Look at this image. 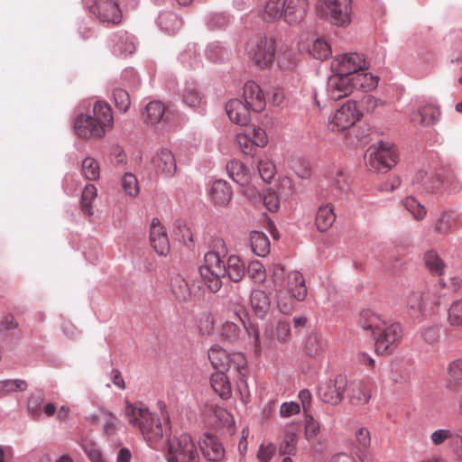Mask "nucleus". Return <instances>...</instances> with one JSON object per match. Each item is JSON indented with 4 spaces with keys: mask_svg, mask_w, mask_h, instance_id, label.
<instances>
[{
    "mask_svg": "<svg viewBox=\"0 0 462 462\" xmlns=\"http://www.w3.org/2000/svg\"><path fill=\"white\" fill-rule=\"evenodd\" d=\"M251 305L257 316L263 317L270 308L269 297L263 291H254L251 294Z\"/></svg>",
    "mask_w": 462,
    "mask_h": 462,
    "instance_id": "obj_36",
    "label": "nucleus"
},
{
    "mask_svg": "<svg viewBox=\"0 0 462 462\" xmlns=\"http://www.w3.org/2000/svg\"><path fill=\"white\" fill-rule=\"evenodd\" d=\"M253 252L261 257L266 256L270 252V241L268 236L260 231H253L250 235Z\"/></svg>",
    "mask_w": 462,
    "mask_h": 462,
    "instance_id": "obj_32",
    "label": "nucleus"
},
{
    "mask_svg": "<svg viewBox=\"0 0 462 462\" xmlns=\"http://www.w3.org/2000/svg\"><path fill=\"white\" fill-rule=\"evenodd\" d=\"M209 198L215 206L225 207L232 199V190L226 181L215 180L209 189Z\"/></svg>",
    "mask_w": 462,
    "mask_h": 462,
    "instance_id": "obj_22",
    "label": "nucleus"
},
{
    "mask_svg": "<svg viewBox=\"0 0 462 462\" xmlns=\"http://www.w3.org/2000/svg\"><path fill=\"white\" fill-rule=\"evenodd\" d=\"M310 52L315 59L323 60L330 56L331 49L327 42L317 39L310 49Z\"/></svg>",
    "mask_w": 462,
    "mask_h": 462,
    "instance_id": "obj_46",
    "label": "nucleus"
},
{
    "mask_svg": "<svg viewBox=\"0 0 462 462\" xmlns=\"http://www.w3.org/2000/svg\"><path fill=\"white\" fill-rule=\"evenodd\" d=\"M226 270V275L235 282H240L245 275V265L241 259L236 255H231L228 257Z\"/></svg>",
    "mask_w": 462,
    "mask_h": 462,
    "instance_id": "obj_37",
    "label": "nucleus"
},
{
    "mask_svg": "<svg viewBox=\"0 0 462 462\" xmlns=\"http://www.w3.org/2000/svg\"><path fill=\"white\" fill-rule=\"evenodd\" d=\"M459 215L455 211H444L435 223L434 229L439 234H448L458 227Z\"/></svg>",
    "mask_w": 462,
    "mask_h": 462,
    "instance_id": "obj_29",
    "label": "nucleus"
},
{
    "mask_svg": "<svg viewBox=\"0 0 462 462\" xmlns=\"http://www.w3.org/2000/svg\"><path fill=\"white\" fill-rule=\"evenodd\" d=\"M357 324L363 330L369 331L372 335H376L377 332L383 328L385 321L380 315L372 310L366 309L359 313Z\"/></svg>",
    "mask_w": 462,
    "mask_h": 462,
    "instance_id": "obj_21",
    "label": "nucleus"
},
{
    "mask_svg": "<svg viewBox=\"0 0 462 462\" xmlns=\"http://www.w3.org/2000/svg\"><path fill=\"white\" fill-rule=\"evenodd\" d=\"M100 414L104 420V433L106 436H111L115 433L118 424V419L110 411L101 410Z\"/></svg>",
    "mask_w": 462,
    "mask_h": 462,
    "instance_id": "obj_52",
    "label": "nucleus"
},
{
    "mask_svg": "<svg viewBox=\"0 0 462 462\" xmlns=\"http://www.w3.org/2000/svg\"><path fill=\"white\" fill-rule=\"evenodd\" d=\"M249 60L259 69L270 68L276 57V42L272 36L255 35L246 43Z\"/></svg>",
    "mask_w": 462,
    "mask_h": 462,
    "instance_id": "obj_4",
    "label": "nucleus"
},
{
    "mask_svg": "<svg viewBox=\"0 0 462 462\" xmlns=\"http://www.w3.org/2000/svg\"><path fill=\"white\" fill-rule=\"evenodd\" d=\"M263 201L266 208L271 212H275L280 208V201L277 194L270 189L264 192Z\"/></svg>",
    "mask_w": 462,
    "mask_h": 462,
    "instance_id": "obj_61",
    "label": "nucleus"
},
{
    "mask_svg": "<svg viewBox=\"0 0 462 462\" xmlns=\"http://www.w3.org/2000/svg\"><path fill=\"white\" fill-rule=\"evenodd\" d=\"M386 106V102L367 95L362 99V106L367 113H374L378 107Z\"/></svg>",
    "mask_w": 462,
    "mask_h": 462,
    "instance_id": "obj_62",
    "label": "nucleus"
},
{
    "mask_svg": "<svg viewBox=\"0 0 462 462\" xmlns=\"http://www.w3.org/2000/svg\"><path fill=\"white\" fill-rule=\"evenodd\" d=\"M421 300L422 296L418 291L411 292L408 296L406 308L411 318L417 319L426 314L424 309H422Z\"/></svg>",
    "mask_w": 462,
    "mask_h": 462,
    "instance_id": "obj_39",
    "label": "nucleus"
},
{
    "mask_svg": "<svg viewBox=\"0 0 462 462\" xmlns=\"http://www.w3.org/2000/svg\"><path fill=\"white\" fill-rule=\"evenodd\" d=\"M368 68L366 60L358 53H346L339 55L331 63L333 72H337L346 77L364 71Z\"/></svg>",
    "mask_w": 462,
    "mask_h": 462,
    "instance_id": "obj_13",
    "label": "nucleus"
},
{
    "mask_svg": "<svg viewBox=\"0 0 462 462\" xmlns=\"http://www.w3.org/2000/svg\"><path fill=\"white\" fill-rule=\"evenodd\" d=\"M200 448L204 457L212 462H219L225 456V449L218 439L210 434H206L201 440Z\"/></svg>",
    "mask_w": 462,
    "mask_h": 462,
    "instance_id": "obj_20",
    "label": "nucleus"
},
{
    "mask_svg": "<svg viewBox=\"0 0 462 462\" xmlns=\"http://www.w3.org/2000/svg\"><path fill=\"white\" fill-rule=\"evenodd\" d=\"M97 196V189L93 184H88L83 189L81 196V208L85 215H93L92 201Z\"/></svg>",
    "mask_w": 462,
    "mask_h": 462,
    "instance_id": "obj_40",
    "label": "nucleus"
},
{
    "mask_svg": "<svg viewBox=\"0 0 462 462\" xmlns=\"http://www.w3.org/2000/svg\"><path fill=\"white\" fill-rule=\"evenodd\" d=\"M226 171L229 177L241 186H246L250 183V171L242 162L238 160L230 161L226 164Z\"/></svg>",
    "mask_w": 462,
    "mask_h": 462,
    "instance_id": "obj_28",
    "label": "nucleus"
},
{
    "mask_svg": "<svg viewBox=\"0 0 462 462\" xmlns=\"http://www.w3.org/2000/svg\"><path fill=\"white\" fill-rule=\"evenodd\" d=\"M114 101L116 108L125 113L131 105V99L128 92L123 88H116L113 92Z\"/></svg>",
    "mask_w": 462,
    "mask_h": 462,
    "instance_id": "obj_51",
    "label": "nucleus"
},
{
    "mask_svg": "<svg viewBox=\"0 0 462 462\" xmlns=\"http://www.w3.org/2000/svg\"><path fill=\"white\" fill-rule=\"evenodd\" d=\"M237 143L245 154H253L256 145L249 134H237Z\"/></svg>",
    "mask_w": 462,
    "mask_h": 462,
    "instance_id": "obj_63",
    "label": "nucleus"
},
{
    "mask_svg": "<svg viewBox=\"0 0 462 462\" xmlns=\"http://www.w3.org/2000/svg\"><path fill=\"white\" fill-rule=\"evenodd\" d=\"M168 462H199L195 443L188 434H181L169 440Z\"/></svg>",
    "mask_w": 462,
    "mask_h": 462,
    "instance_id": "obj_8",
    "label": "nucleus"
},
{
    "mask_svg": "<svg viewBox=\"0 0 462 462\" xmlns=\"http://www.w3.org/2000/svg\"><path fill=\"white\" fill-rule=\"evenodd\" d=\"M352 78L333 72L328 81V92L334 100H338L351 95L354 91Z\"/></svg>",
    "mask_w": 462,
    "mask_h": 462,
    "instance_id": "obj_15",
    "label": "nucleus"
},
{
    "mask_svg": "<svg viewBox=\"0 0 462 462\" xmlns=\"http://www.w3.org/2000/svg\"><path fill=\"white\" fill-rule=\"evenodd\" d=\"M165 114V106L160 101L149 102L143 112V122L147 125H156L160 123Z\"/></svg>",
    "mask_w": 462,
    "mask_h": 462,
    "instance_id": "obj_31",
    "label": "nucleus"
},
{
    "mask_svg": "<svg viewBox=\"0 0 462 462\" xmlns=\"http://www.w3.org/2000/svg\"><path fill=\"white\" fill-rule=\"evenodd\" d=\"M305 349L309 356H317L322 351V341L317 335L310 336L305 344Z\"/></svg>",
    "mask_w": 462,
    "mask_h": 462,
    "instance_id": "obj_58",
    "label": "nucleus"
},
{
    "mask_svg": "<svg viewBox=\"0 0 462 462\" xmlns=\"http://www.w3.org/2000/svg\"><path fill=\"white\" fill-rule=\"evenodd\" d=\"M277 63L282 69H292L295 66L294 53L291 50L280 51L277 56Z\"/></svg>",
    "mask_w": 462,
    "mask_h": 462,
    "instance_id": "obj_54",
    "label": "nucleus"
},
{
    "mask_svg": "<svg viewBox=\"0 0 462 462\" xmlns=\"http://www.w3.org/2000/svg\"><path fill=\"white\" fill-rule=\"evenodd\" d=\"M152 163L157 171L165 176H172L177 169L175 158L168 149H162L153 157Z\"/></svg>",
    "mask_w": 462,
    "mask_h": 462,
    "instance_id": "obj_23",
    "label": "nucleus"
},
{
    "mask_svg": "<svg viewBox=\"0 0 462 462\" xmlns=\"http://www.w3.org/2000/svg\"><path fill=\"white\" fill-rule=\"evenodd\" d=\"M81 447L91 462H106L97 444L93 441L84 440Z\"/></svg>",
    "mask_w": 462,
    "mask_h": 462,
    "instance_id": "obj_49",
    "label": "nucleus"
},
{
    "mask_svg": "<svg viewBox=\"0 0 462 462\" xmlns=\"http://www.w3.org/2000/svg\"><path fill=\"white\" fill-rule=\"evenodd\" d=\"M308 6V0H268L262 18L269 23L283 18L288 24H297L305 18Z\"/></svg>",
    "mask_w": 462,
    "mask_h": 462,
    "instance_id": "obj_3",
    "label": "nucleus"
},
{
    "mask_svg": "<svg viewBox=\"0 0 462 462\" xmlns=\"http://www.w3.org/2000/svg\"><path fill=\"white\" fill-rule=\"evenodd\" d=\"M317 9L337 26L344 27L351 23V0H323Z\"/></svg>",
    "mask_w": 462,
    "mask_h": 462,
    "instance_id": "obj_9",
    "label": "nucleus"
},
{
    "mask_svg": "<svg viewBox=\"0 0 462 462\" xmlns=\"http://www.w3.org/2000/svg\"><path fill=\"white\" fill-rule=\"evenodd\" d=\"M372 383L366 381L355 383L350 389L349 400L351 404L363 406L370 401Z\"/></svg>",
    "mask_w": 462,
    "mask_h": 462,
    "instance_id": "obj_24",
    "label": "nucleus"
},
{
    "mask_svg": "<svg viewBox=\"0 0 462 462\" xmlns=\"http://www.w3.org/2000/svg\"><path fill=\"white\" fill-rule=\"evenodd\" d=\"M150 241L154 251L160 255H167L170 243L167 234L158 218H152L151 223Z\"/></svg>",
    "mask_w": 462,
    "mask_h": 462,
    "instance_id": "obj_16",
    "label": "nucleus"
},
{
    "mask_svg": "<svg viewBox=\"0 0 462 462\" xmlns=\"http://www.w3.org/2000/svg\"><path fill=\"white\" fill-rule=\"evenodd\" d=\"M375 339V351L380 355L391 354L402 341V328L399 324L393 323L383 326V328L377 332Z\"/></svg>",
    "mask_w": 462,
    "mask_h": 462,
    "instance_id": "obj_12",
    "label": "nucleus"
},
{
    "mask_svg": "<svg viewBox=\"0 0 462 462\" xmlns=\"http://www.w3.org/2000/svg\"><path fill=\"white\" fill-rule=\"evenodd\" d=\"M251 110L248 106L238 98L228 101L226 106V111L229 119L239 125H246L250 121Z\"/></svg>",
    "mask_w": 462,
    "mask_h": 462,
    "instance_id": "obj_19",
    "label": "nucleus"
},
{
    "mask_svg": "<svg viewBox=\"0 0 462 462\" xmlns=\"http://www.w3.org/2000/svg\"><path fill=\"white\" fill-rule=\"evenodd\" d=\"M320 430L319 423L314 420L311 415H308L305 420L304 435L308 440L315 438Z\"/></svg>",
    "mask_w": 462,
    "mask_h": 462,
    "instance_id": "obj_59",
    "label": "nucleus"
},
{
    "mask_svg": "<svg viewBox=\"0 0 462 462\" xmlns=\"http://www.w3.org/2000/svg\"><path fill=\"white\" fill-rule=\"evenodd\" d=\"M457 434L456 430H451L448 429H439L434 430L430 436V441L434 446H440L445 443L448 439H452L454 441Z\"/></svg>",
    "mask_w": 462,
    "mask_h": 462,
    "instance_id": "obj_50",
    "label": "nucleus"
},
{
    "mask_svg": "<svg viewBox=\"0 0 462 462\" xmlns=\"http://www.w3.org/2000/svg\"><path fill=\"white\" fill-rule=\"evenodd\" d=\"M125 413L129 423L140 430L149 445L158 448L163 437L162 426L158 415L151 412L141 403L132 404L128 402Z\"/></svg>",
    "mask_w": 462,
    "mask_h": 462,
    "instance_id": "obj_2",
    "label": "nucleus"
},
{
    "mask_svg": "<svg viewBox=\"0 0 462 462\" xmlns=\"http://www.w3.org/2000/svg\"><path fill=\"white\" fill-rule=\"evenodd\" d=\"M26 388V382L21 379L0 381V395H7L18 391L23 392Z\"/></svg>",
    "mask_w": 462,
    "mask_h": 462,
    "instance_id": "obj_44",
    "label": "nucleus"
},
{
    "mask_svg": "<svg viewBox=\"0 0 462 462\" xmlns=\"http://www.w3.org/2000/svg\"><path fill=\"white\" fill-rule=\"evenodd\" d=\"M426 267L434 275H442L445 270V263L435 251H428L424 255Z\"/></svg>",
    "mask_w": 462,
    "mask_h": 462,
    "instance_id": "obj_38",
    "label": "nucleus"
},
{
    "mask_svg": "<svg viewBox=\"0 0 462 462\" xmlns=\"http://www.w3.org/2000/svg\"><path fill=\"white\" fill-rule=\"evenodd\" d=\"M395 146L388 142H379L368 150L367 165L374 171H387L397 163Z\"/></svg>",
    "mask_w": 462,
    "mask_h": 462,
    "instance_id": "obj_6",
    "label": "nucleus"
},
{
    "mask_svg": "<svg viewBox=\"0 0 462 462\" xmlns=\"http://www.w3.org/2000/svg\"><path fill=\"white\" fill-rule=\"evenodd\" d=\"M258 171L262 180L270 182L276 173L275 165L267 157L260 159L258 162Z\"/></svg>",
    "mask_w": 462,
    "mask_h": 462,
    "instance_id": "obj_45",
    "label": "nucleus"
},
{
    "mask_svg": "<svg viewBox=\"0 0 462 462\" xmlns=\"http://www.w3.org/2000/svg\"><path fill=\"white\" fill-rule=\"evenodd\" d=\"M448 319L452 326L462 325V298L451 304L448 309Z\"/></svg>",
    "mask_w": 462,
    "mask_h": 462,
    "instance_id": "obj_53",
    "label": "nucleus"
},
{
    "mask_svg": "<svg viewBox=\"0 0 462 462\" xmlns=\"http://www.w3.org/2000/svg\"><path fill=\"white\" fill-rule=\"evenodd\" d=\"M331 184L339 192L346 191L348 189V180L344 171L340 169H337L330 176Z\"/></svg>",
    "mask_w": 462,
    "mask_h": 462,
    "instance_id": "obj_56",
    "label": "nucleus"
},
{
    "mask_svg": "<svg viewBox=\"0 0 462 462\" xmlns=\"http://www.w3.org/2000/svg\"><path fill=\"white\" fill-rule=\"evenodd\" d=\"M351 78L354 83V90L360 89L362 91L367 92L375 88L378 85V79L376 77L363 71H359L354 74V76Z\"/></svg>",
    "mask_w": 462,
    "mask_h": 462,
    "instance_id": "obj_35",
    "label": "nucleus"
},
{
    "mask_svg": "<svg viewBox=\"0 0 462 462\" xmlns=\"http://www.w3.org/2000/svg\"><path fill=\"white\" fill-rule=\"evenodd\" d=\"M228 372H217L211 375L210 384L214 392L222 399L227 400L232 395L230 374Z\"/></svg>",
    "mask_w": 462,
    "mask_h": 462,
    "instance_id": "obj_25",
    "label": "nucleus"
},
{
    "mask_svg": "<svg viewBox=\"0 0 462 462\" xmlns=\"http://www.w3.org/2000/svg\"><path fill=\"white\" fill-rule=\"evenodd\" d=\"M233 320H226L221 328V335L227 340H236L239 337L241 328L245 327V322L243 317H245V311L242 305H236Z\"/></svg>",
    "mask_w": 462,
    "mask_h": 462,
    "instance_id": "obj_18",
    "label": "nucleus"
},
{
    "mask_svg": "<svg viewBox=\"0 0 462 462\" xmlns=\"http://www.w3.org/2000/svg\"><path fill=\"white\" fill-rule=\"evenodd\" d=\"M405 208L417 220L423 219L426 216V209L423 205L419 203L414 198L409 197L403 200Z\"/></svg>",
    "mask_w": 462,
    "mask_h": 462,
    "instance_id": "obj_48",
    "label": "nucleus"
},
{
    "mask_svg": "<svg viewBox=\"0 0 462 462\" xmlns=\"http://www.w3.org/2000/svg\"><path fill=\"white\" fill-rule=\"evenodd\" d=\"M208 359L217 372H228V374L242 377L246 372L247 362L241 353L229 355L224 348L217 345L210 347L208 353Z\"/></svg>",
    "mask_w": 462,
    "mask_h": 462,
    "instance_id": "obj_5",
    "label": "nucleus"
},
{
    "mask_svg": "<svg viewBox=\"0 0 462 462\" xmlns=\"http://www.w3.org/2000/svg\"><path fill=\"white\" fill-rule=\"evenodd\" d=\"M161 28L170 33L178 31L181 25L180 20L173 13H163L158 18Z\"/></svg>",
    "mask_w": 462,
    "mask_h": 462,
    "instance_id": "obj_42",
    "label": "nucleus"
},
{
    "mask_svg": "<svg viewBox=\"0 0 462 462\" xmlns=\"http://www.w3.org/2000/svg\"><path fill=\"white\" fill-rule=\"evenodd\" d=\"M122 185L124 190L131 197H134L139 193L137 179L132 173H125L124 175Z\"/></svg>",
    "mask_w": 462,
    "mask_h": 462,
    "instance_id": "obj_55",
    "label": "nucleus"
},
{
    "mask_svg": "<svg viewBox=\"0 0 462 462\" xmlns=\"http://www.w3.org/2000/svg\"><path fill=\"white\" fill-rule=\"evenodd\" d=\"M183 101L188 106L195 107L201 103L202 97L196 88H187L183 93Z\"/></svg>",
    "mask_w": 462,
    "mask_h": 462,
    "instance_id": "obj_60",
    "label": "nucleus"
},
{
    "mask_svg": "<svg viewBox=\"0 0 462 462\" xmlns=\"http://www.w3.org/2000/svg\"><path fill=\"white\" fill-rule=\"evenodd\" d=\"M335 220L336 214L331 204H322L319 207L315 217V226L319 232L328 231L333 226Z\"/></svg>",
    "mask_w": 462,
    "mask_h": 462,
    "instance_id": "obj_27",
    "label": "nucleus"
},
{
    "mask_svg": "<svg viewBox=\"0 0 462 462\" xmlns=\"http://www.w3.org/2000/svg\"><path fill=\"white\" fill-rule=\"evenodd\" d=\"M82 173L89 180H97L100 174L98 162L93 158H86L82 162Z\"/></svg>",
    "mask_w": 462,
    "mask_h": 462,
    "instance_id": "obj_47",
    "label": "nucleus"
},
{
    "mask_svg": "<svg viewBox=\"0 0 462 462\" xmlns=\"http://www.w3.org/2000/svg\"><path fill=\"white\" fill-rule=\"evenodd\" d=\"M421 296V303H422V309H424L425 313L433 310L435 307L439 305L440 303V297L436 294V288L435 287H429L424 289L421 291H418Z\"/></svg>",
    "mask_w": 462,
    "mask_h": 462,
    "instance_id": "obj_41",
    "label": "nucleus"
},
{
    "mask_svg": "<svg viewBox=\"0 0 462 462\" xmlns=\"http://www.w3.org/2000/svg\"><path fill=\"white\" fill-rule=\"evenodd\" d=\"M113 123L111 106L105 101H97L92 115H80L76 118L74 129L79 138H101L112 129Z\"/></svg>",
    "mask_w": 462,
    "mask_h": 462,
    "instance_id": "obj_1",
    "label": "nucleus"
},
{
    "mask_svg": "<svg viewBox=\"0 0 462 462\" xmlns=\"http://www.w3.org/2000/svg\"><path fill=\"white\" fill-rule=\"evenodd\" d=\"M452 448L455 459L457 462H462V427L457 429L456 438L452 442Z\"/></svg>",
    "mask_w": 462,
    "mask_h": 462,
    "instance_id": "obj_64",
    "label": "nucleus"
},
{
    "mask_svg": "<svg viewBox=\"0 0 462 462\" xmlns=\"http://www.w3.org/2000/svg\"><path fill=\"white\" fill-rule=\"evenodd\" d=\"M244 98L248 107L257 113L263 111L266 106L261 87L254 81H248L245 84Z\"/></svg>",
    "mask_w": 462,
    "mask_h": 462,
    "instance_id": "obj_17",
    "label": "nucleus"
},
{
    "mask_svg": "<svg viewBox=\"0 0 462 462\" xmlns=\"http://www.w3.org/2000/svg\"><path fill=\"white\" fill-rule=\"evenodd\" d=\"M226 264L219 253L208 252L204 256V265L200 268V274L212 292H217L222 287L221 279L226 276Z\"/></svg>",
    "mask_w": 462,
    "mask_h": 462,
    "instance_id": "obj_7",
    "label": "nucleus"
},
{
    "mask_svg": "<svg viewBox=\"0 0 462 462\" xmlns=\"http://www.w3.org/2000/svg\"><path fill=\"white\" fill-rule=\"evenodd\" d=\"M171 291L179 301L186 302L191 299L189 286L180 275H176L171 279Z\"/></svg>",
    "mask_w": 462,
    "mask_h": 462,
    "instance_id": "obj_34",
    "label": "nucleus"
},
{
    "mask_svg": "<svg viewBox=\"0 0 462 462\" xmlns=\"http://www.w3.org/2000/svg\"><path fill=\"white\" fill-rule=\"evenodd\" d=\"M91 11L101 23L118 24L122 20V13L116 0H96Z\"/></svg>",
    "mask_w": 462,
    "mask_h": 462,
    "instance_id": "obj_14",
    "label": "nucleus"
},
{
    "mask_svg": "<svg viewBox=\"0 0 462 462\" xmlns=\"http://www.w3.org/2000/svg\"><path fill=\"white\" fill-rule=\"evenodd\" d=\"M248 274L255 282H262L265 280V269L259 261H253L248 265Z\"/></svg>",
    "mask_w": 462,
    "mask_h": 462,
    "instance_id": "obj_57",
    "label": "nucleus"
},
{
    "mask_svg": "<svg viewBox=\"0 0 462 462\" xmlns=\"http://www.w3.org/2000/svg\"><path fill=\"white\" fill-rule=\"evenodd\" d=\"M346 387V377L338 374L334 379H329L319 385V395L324 402L337 405L342 402Z\"/></svg>",
    "mask_w": 462,
    "mask_h": 462,
    "instance_id": "obj_11",
    "label": "nucleus"
},
{
    "mask_svg": "<svg viewBox=\"0 0 462 462\" xmlns=\"http://www.w3.org/2000/svg\"><path fill=\"white\" fill-rule=\"evenodd\" d=\"M447 383L448 387L454 391L462 386V357L448 365Z\"/></svg>",
    "mask_w": 462,
    "mask_h": 462,
    "instance_id": "obj_33",
    "label": "nucleus"
},
{
    "mask_svg": "<svg viewBox=\"0 0 462 462\" xmlns=\"http://www.w3.org/2000/svg\"><path fill=\"white\" fill-rule=\"evenodd\" d=\"M361 114L353 101H347L328 117V127L331 132H343L360 120Z\"/></svg>",
    "mask_w": 462,
    "mask_h": 462,
    "instance_id": "obj_10",
    "label": "nucleus"
},
{
    "mask_svg": "<svg viewBox=\"0 0 462 462\" xmlns=\"http://www.w3.org/2000/svg\"><path fill=\"white\" fill-rule=\"evenodd\" d=\"M298 436L295 432L287 431L280 444V453L282 455H295L297 451Z\"/></svg>",
    "mask_w": 462,
    "mask_h": 462,
    "instance_id": "obj_43",
    "label": "nucleus"
},
{
    "mask_svg": "<svg viewBox=\"0 0 462 462\" xmlns=\"http://www.w3.org/2000/svg\"><path fill=\"white\" fill-rule=\"evenodd\" d=\"M439 116L438 107L432 105H426L420 107L418 111L413 112L411 116V120L423 125H432L436 123Z\"/></svg>",
    "mask_w": 462,
    "mask_h": 462,
    "instance_id": "obj_30",
    "label": "nucleus"
},
{
    "mask_svg": "<svg viewBox=\"0 0 462 462\" xmlns=\"http://www.w3.org/2000/svg\"><path fill=\"white\" fill-rule=\"evenodd\" d=\"M287 289L291 297L301 301L307 296V287L303 275L297 271L291 272L287 277Z\"/></svg>",
    "mask_w": 462,
    "mask_h": 462,
    "instance_id": "obj_26",
    "label": "nucleus"
}]
</instances>
